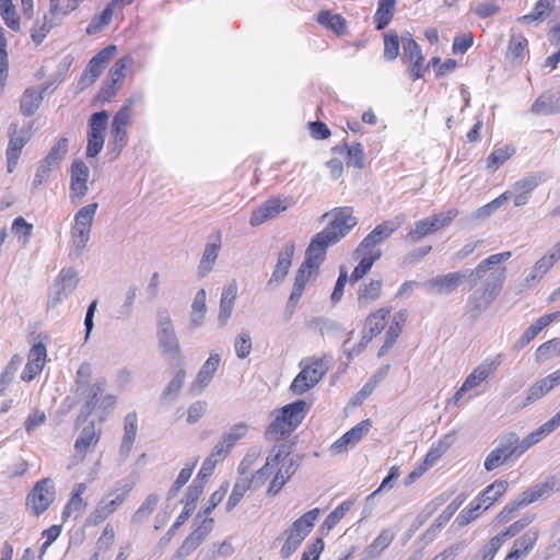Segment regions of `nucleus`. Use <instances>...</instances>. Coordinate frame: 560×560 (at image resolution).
Returning a JSON list of instances; mask_svg holds the SVG:
<instances>
[{
    "label": "nucleus",
    "mask_w": 560,
    "mask_h": 560,
    "mask_svg": "<svg viewBox=\"0 0 560 560\" xmlns=\"http://www.w3.org/2000/svg\"><path fill=\"white\" fill-rule=\"evenodd\" d=\"M330 215L332 220L328 225L311 240L305 250V259L295 275L294 285L305 289L312 273L317 271L324 262L327 248L345 237L358 223L350 207L336 208L323 214L322 219L325 220Z\"/></svg>",
    "instance_id": "nucleus-1"
},
{
    "label": "nucleus",
    "mask_w": 560,
    "mask_h": 560,
    "mask_svg": "<svg viewBox=\"0 0 560 560\" xmlns=\"http://www.w3.org/2000/svg\"><path fill=\"white\" fill-rule=\"evenodd\" d=\"M511 256V252L490 255L488 258L478 264L474 269H463L459 271L436 276L427 280L423 285L428 290H432L435 294L439 295H451L465 280L469 282V289H471L476 287L481 279H483L485 275L491 269L492 266L499 265L510 259Z\"/></svg>",
    "instance_id": "nucleus-2"
},
{
    "label": "nucleus",
    "mask_w": 560,
    "mask_h": 560,
    "mask_svg": "<svg viewBox=\"0 0 560 560\" xmlns=\"http://www.w3.org/2000/svg\"><path fill=\"white\" fill-rule=\"evenodd\" d=\"M505 267L498 268L489 275H485L480 285H476L467 299V312L472 317H478L487 311L500 294L505 281Z\"/></svg>",
    "instance_id": "nucleus-3"
},
{
    "label": "nucleus",
    "mask_w": 560,
    "mask_h": 560,
    "mask_svg": "<svg viewBox=\"0 0 560 560\" xmlns=\"http://www.w3.org/2000/svg\"><path fill=\"white\" fill-rule=\"evenodd\" d=\"M307 404L300 399L278 410L275 419L266 430V436L279 440L291 434L305 418Z\"/></svg>",
    "instance_id": "nucleus-4"
},
{
    "label": "nucleus",
    "mask_w": 560,
    "mask_h": 560,
    "mask_svg": "<svg viewBox=\"0 0 560 560\" xmlns=\"http://www.w3.org/2000/svg\"><path fill=\"white\" fill-rule=\"evenodd\" d=\"M319 514L318 509H313L296 521L292 523L290 528L284 532L285 542L280 550V556L283 559H288L300 547L301 542L305 539V537L311 533L312 528L315 525L317 516Z\"/></svg>",
    "instance_id": "nucleus-5"
},
{
    "label": "nucleus",
    "mask_w": 560,
    "mask_h": 560,
    "mask_svg": "<svg viewBox=\"0 0 560 560\" xmlns=\"http://www.w3.org/2000/svg\"><path fill=\"white\" fill-rule=\"evenodd\" d=\"M299 365L302 370L290 385L291 392L295 395H302L313 388L329 369L324 359H303Z\"/></svg>",
    "instance_id": "nucleus-6"
},
{
    "label": "nucleus",
    "mask_w": 560,
    "mask_h": 560,
    "mask_svg": "<svg viewBox=\"0 0 560 560\" xmlns=\"http://www.w3.org/2000/svg\"><path fill=\"white\" fill-rule=\"evenodd\" d=\"M521 455L518 435L515 432L504 433L498 438L497 446L486 457L483 463L485 469L492 471L512 457L517 458Z\"/></svg>",
    "instance_id": "nucleus-7"
},
{
    "label": "nucleus",
    "mask_w": 560,
    "mask_h": 560,
    "mask_svg": "<svg viewBox=\"0 0 560 560\" xmlns=\"http://www.w3.org/2000/svg\"><path fill=\"white\" fill-rule=\"evenodd\" d=\"M79 283L78 272L72 267L62 268L56 277L47 306L54 308L68 299Z\"/></svg>",
    "instance_id": "nucleus-8"
},
{
    "label": "nucleus",
    "mask_w": 560,
    "mask_h": 560,
    "mask_svg": "<svg viewBox=\"0 0 560 560\" xmlns=\"http://www.w3.org/2000/svg\"><path fill=\"white\" fill-rule=\"evenodd\" d=\"M56 497L55 485L51 479L45 478L35 483L27 494L26 505L35 515L44 513Z\"/></svg>",
    "instance_id": "nucleus-9"
},
{
    "label": "nucleus",
    "mask_w": 560,
    "mask_h": 560,
    "mask_svg": "<svg viewBox=\"0 0 560 560\" xmlns=\"http://www.w3.org/2000/svg\"><path fill=\"white\" fill-rule=\"evenodd\" d=\"M116 46L109 45L97 52L88 63L83 73L81 74L78 89L83 91L92 85L96 79L102 74L108 61L115 56Z\"/></svg>",
    "instance_id": "nucleus-10"
},
{
    "label": "nucleus",
    "mask_w": 560,
    "mask_h": 560,
    "mask_svg": "<svg viewBox=\"0 0 560 560\" xmlns=\"http://www.w3.org/2000/svg\"><path fill=\"white\" fill-rule=\"evenodd\" d=\"M108 120L106 110L94 113L89 119L86 156L95 158L104 147V132Z\"/></svg>",
    "instance_id": "nucleus-11"
},
{
    "label": "nucleus",
    "mask_w": 560,
    "mask_h": 560,
    "mask_svg": "<svg viewBox=\"0 0 560 560\" xmlns=\"http://www.w3.org/2000/svg\"><path fill=\"white\" fill-rule=\"evenodd\" d=\"M545 180L546 177L542 173H532L515 182L509 190L510 197H514V206H525L530 194Z\"/></svg>",
    "instance_id": "nucleus-12"
},
{
    "label": "nucleus",
    "mask_w": 560,
    "mask_h": 560,
    "mask_svg": "<svg viewBox=\"0 0 560 560\" xmlns=\"http://www.w3.org/2000/svg\"><path fill=\"white\" fill-rule=\"evenodd\" d=\"M371 428L372 421L370 419L362 420L331 444L330 453L339 455L348 452L350 447L357 445L369 433Z\"/></svg>",
    "instance_id": "nucleus-13"
},
{
    "label": "nucleus",
    "mask_w": 560,
    "mask_h": 560,
    "mask_svg": "<svg viewBox=\"0 0 560 560\" xmlns=\"http://www.w3.org/2000/svg\"><path fill=\"white\" fill-rule=\"evenodd\" d=\"M402 219L397 217L376 225L361 242L359 250H372L376 245L385 242L396 230L400 228Z\"/></svg>",
    "instance_id": "nucleus-14"
},
{
    "label": "nucleus",
    "mask_w": 560,
    "mask_h": 560,
    "mask_svg": "<svg viewBox=\"0 0 560 560\" xmlns=\"http://www.w3.org/2000/svg\"><path fill=\"white\" fill-rule=\"evenodd\" d=\"M90 170L81 160H75L70 168V198L82 199L89 191Z\"/></svg>",
    "instance_id": "nucleus-15"
},
{
    "label": "nucleus",
    "mask_w": 560,
    "mask_h": 560,
    "mask_svg": "<svg viewBox=\"0 0 560 560\" xmlns=\"http://www.w3.org/2000/svg\"><path fill=\"white\" fill-rule=\"evenodd\" d=\"M219 354H210L200 368L195 381L190 384L189 392L199 395L210 384L220 364Z\"/></svg>",
    "instance_id": "nucleus-16"
},
{
    "label": "nucleus",
    "mask_w": 560,
    "mask_h": 560,
    "mask_svg": "<svg viewBox=\"0 0 560 560\" xmlns=\"http://www.w3.org/2000/svg\"><path fill=\"white\" fill-rule=\"evenodd\" d=\"M46 357V347L42 342L35 343L28 352V360L22 372L21 378L24 382H31L34 380V377L43 371Z\"/></svg>",
    "instance_id": "nucleus-17"
},
{
    "label": "nucleus",
    "mask_w": 560,
    "mask_h": 560,
    "mask_svg": "<svg viewBox=\"0 0 560 560\" xmlns=\"http://www.w3.org/2000/svg\"><path fill=\"white\" fill-rule=\"evenodd\" d=\"M287 205L279 198H269L261 206L252 212L249 223L252 226H259L266 221L273 219L287 210Z\"/></svg>",
    "instance_id": "nucleus-18"
},
{
    "label": "nucleus",
    "mask_w": 560,
    "mask_h": 560,
    "mask_svg": "<svg viewBox=\"0 0 560 560\" xmlns=\"http://www.w3.org/2000/svg\"><path fill=\"white\" fill-rule=\"evenodd\" d=\"M294 243H287L278 255L277 265L272 271L271 278L268 281L269 287H278L288 275V271L292 264V258L294 255Z\"/></svg>",
    "instance_id": "nucleus-19"
},
{
    "label": "nucleus",
    "mask_w": 560,
    "mask_h": 560,
    "mask_svg": "<svg viewBox=\"0 0 560 560\" xmlns=\"http://www.w3.org/2000/svg\"><path fill=\"white\" fill-rule=\"evenodd\" d=\"M502 355L498 354L494 358L485 360L478 368H476L465 380L464 389H472L480 383L486 381L501 364Z\"/></svg>",
    "instance_id": "nucleus-20"
},
{
    "label": "nucleus",
    "mask_w": 560,
    "mask_h": 560,
    "mask_svg": "<svg viewBox=\"0 0 560 560\" xmlns=\"http://www.w3.org/2000/svg\"><path fill=\"white\" fill-rule=\"evenodd\" d=\"M105 385V380L100 378L88 386L84 404L82 405L80 415L78 416V423L85 422L96 406L100 405V396L104 393Z\"/></svg>",
    "instance_id": "nucleus-21"
},
{
    "label": "nucleus",
    "mask_w": 560,
    "mask_h": 560,
    "mask_svg": "<svg viewBox=\"0 0 560 560\" xmlns=\"http://www.w3.org/2000/svg\"><path fill=\"white\" fill-rule=\"evenodd\" d=\"M68 152V139L59 138L48 154L39 162L38 168L42 173H49L59 168V165Z\"/></svg>",
    "instance_id": "nucleus-22"
},
{
    "label": "nucleus",
    "mask_w": 560,
    "mask_h": 560,
    "mask_svg": "<svg viewBox=\"0 0 560 560\" xmlns=\"http://www.w3.org/2000/svg\"><path fill=\"white\" fill-rule=\"evenodd\" d=\"M395 533L389 529H383L378 536L362 551L360 560H377L385 549L393 542Z\"/></svg>",
    "instance_id": "nucleus-23"
},
{
    "label": "nucleus",
    "mask_w": 560,
    "mask_h": 560,
    "mask_svg": "<svg viewBox=\"0 0 560 560\" xmlns=\"http://www.w3.org/2000/svg\"><path fill=\"white\" fill-rule=\"evenodd\" d=\"M132 488V482L119 480L116 482L115 487L105 497L101 499L100 502L110 513H114L115 510L126 500Z\"/></svg>",
    "instance_id": "nucleus-24"
},
{
    "label": "nucleus",
    "mask_w": 560,
    "mask_h": 560,
    "mask_svg": "<svg viewBox=\"0 0 560 560\" xmlns=\"http://www.w3.org/2000/svg\"><path fill=\"white\" fill-rule=\"evenodd\" d=\"M137 430H138V417L136 412H129L125 417V424H124V436L121 441V445L119 448V455L122 460H126L129 456L133 442L137 436Z\"/></svg>",
    "instance_id": "nucleus-25"
},
{
    "label": "nucleus",
    "mask_w": 560,
    "mask_h": 560,
    "mask_svg": "<svg viewBox=\"0 0 560 560\" xmlns=\"http://www.w3.org/2000/svg\"><path fill=\"white\" fill-rule=\"evenodd\" d=\"M392 312L390 307H383L369 315L365 320V328L363 330V339L371 341L376 337L385 327L386 318Z\"/></svg>",
    "instance_id": "nucleus-26"
},
{
    "label": "nucleus",
    "mask_w": 560,
    "mask_h": 560,
    "mask_svg": "<svg viewBox=\"0 0 560 560\" xmlns=\"http://www.w3.org/2000/svg\"><path fill=\"white\" fill-rule=\"evenodd\" d=\"M530 112L544 116L560 113V92L540 95L532 105Z\"/></svg>",
    "instance_id": "nucleus-27"
},
{
    "label": "nucleus",
    "mask_w": 560,
    "mask_h": 560,
    "mask_svg": "<svg viewBox=\"0 0 560 560\" xmlns=\"http://www.w3.org/2000/svg\"><path fill=\"white\" fill-rule=\"evenodd\" d=\"M407 320V311H398L394 317L390 326L388 327L383 346L378 351V357L384 355L394 346L396 339L399 337L402 326Z\"/></svg>",
    "instance_id": "nucleus-28"
},
{
    "label": "nucleus",
    "mask_w": 560,
    "mask_h": 560,
    "mask_svg": "<svg viewBox=\"0 0 560 560\" xmlns=\"http://www.w3.org/2000/svg\"><path fill=\"white\" fill-rule=\"evenodd\" d=\"M13 128L14 130L10 132V140L5 152L9 173H12L15 168L22 149L28 141V138L24 135H16V126H13Z\"/></svg>",
    "instance_id": "nucleus-29"
},
{
    "label": "nucleus",
    "mask_w": 560,
    "mask_h": 560,
    "mask_svg": "<svg viewBox=\"0 0 560 560\" xmlns=\"http://www.w3.org/2000/svg\"><path fill=\"white\" fill-rule=\"evenodd\" d=\"M556 481L550 478L544 482L537 483L529 489L523 491L521 495V503L526 505L534 503L540 499H546L551 495L555 490Z\"/></svg>",
    "instance_id": "nucleus-30"
},
{
    "label": "nucleus",
    "mask_w": 560,
    "mask_h": 560,
    "mask_svg": "<svg viewBox=\"0 0 560 560\" xmlns=\"http://www.w3.org/2000/svg\"><path fill=\"white\" fill-rule=\"evenodd\" d=\"M508 487L506 480H495L481 492L475 502L481 503V510L485 511L506 492Z\"/></svg>",
    "instance_id": "nucleus-31"
},
{
    "label": "nucleus",
    "mask_w": 560,
    "mask_h": 560,
    "mask_svg": "<svg viewBox=\"0 0 560 560\" xmlns=\"http://www.w3.org/2000/svg\"><path fill=\"white\" fill-rule=\"evenodd\" d=\"M237 288L236 284L232 283L225 287L221 294L220 310L218 315V322L221 326H224L233 311L234 301L236 299Z\"/></svg>",
    "instance_id": "nucleus-32"
},
{
    "label": "nucleus",
    "mask_w": 560,
    "mask_h": 560,
    "mask_svg": "<svg viewBox=\"0 0 560 560\" xmlns=\"http://www.w3.org/2000/svg\"><path fill=\"white\" fill-rule=\"evenodd\" d=\"M207 293L205 289L197 291L192 304L189 326L195 329L203 325L207 313Z\"/></svg>",
    "instance_id": "nucleus-33"
},
{
    "label": "nucleus",
    "mask_w": 560,
    "mask_h": 560,
    "mask_svg": "<svg viewBox=\"0 0 560 560\" xmlns=\"http://www.w3.org/2000/svg\"><path fill=\"white\" fill-rule=\"evenodd\" d=\"M402 40V60L405 62H415L416 67H422L423 55L418 43L411 37L409 32L401 36Z\"/></svg>",
    "instance_id": "nucleus-34"
},
{
    "label": "nucleus",
    "mask_w": 560,
    "mask_h": 560,
    "mask_svg": "<svg viewBox=\"0 0 560 560\" xmlns=\"http://www.w3.org/2000/svg\"><path fill=\"white\" fill-rule=\"evenodd\" d=\"M221 248V236L218 233L215 236V241L212 243H208L203 250L201 260L199 262V275L201 277L206 276L208 272L212 270V267L218 258L219 250Z\"/></svg>",
    "instance_id": "nucleus-35"
},
{
    "label": "nucleus",
    "mask_w": 560,
    "mask_h": 560,
    "mask_svg": "<svg viewBox=\"0 0 560 560\" xmlns=\"http://www.w3.org/2000/svg\"><path fill=\"white\" fill-rule=\"evenodd\" d=\"M159 348L164 355L180 357V346L175 330L156 332Z\"/></svg>",
    "instance_id": "nucleus-36"
},
{
    "label": "nucleus",
    "mask_w": 560,
    "mask_h": 560,
    "mask_svg": "<svg viewBox=\"0 0 560 560\" xmlns=\"http://www.w3.org/2000/svg\"><path fill=\"white\" fill-rule=\"evenodd\" d=\"M43 91L35 89H26L24 91L20 102V110L24 116L30 117L39 108L44 98Z\"/></svg>",
    "instance_id": "nucleus-37"
},
{
    "label": "nucleus",
    "mask_w": 560,
    "mask_h": 560,
    "mask_svg": "<svg viewBox=\"0 0 560 560\" xmlns=\"http://www.w3.org/2000/svg\"><path fill=\"white\" fill-rule=\"evenodd\" d=\"M101 432L96 430L93 421L83 427L79 438L75 440L74 447L79 453H85L89 447L96 445Z\"/></svg>",
    "instance_id": "nucleus-38"
},
{
    "label": "nucleus",
    "mask_w": 560,
    "mask_h": 560,
    "mask_svg": "<svg viewBox=\"0 0 560 560\" xmlns=\"http://www.w3.org/2000/svg\"><path fill=\"white\" fill-rule=\"evenodd\" d=\"M332 150L340 154L346 153L348 166L357 168H362L364 166V151L361 143L354 142L351 145L345 144L342 147H335Z\"/></svg>",
    "instance_id": "nucleus-39"
},
{
    "label": "nucleus",
    "mask_w": 560,
    "mask_h": 560,
    "mask_svg": "<svg viewBox=\"0 0 560 560\" xmlns=\"http://www.w3.org/2000/svg\"><path fill=\"white\" fill-rule=\"evenodd\" d=\"M396 0H378V7L374 14L375 27L384 30L390 22L395 12Z\"/></svg>",
    "instance_id": "nucleus-40"
},
{
    "label": "nucleus",
    "mask_w": 560,
    "mask_h": 560,
    "mask_svg": "<svg viewBox=\"0 0 560 560\" xmlns=\"http://www.w3.org/2000/svg\"><path fill=\"white\" fill-rule=\"evenodd\" d=\"M317 22L338 35H342L346 32L347 22L340 14H335L330 11H320L317 14Z\"/></svg>",
    "instance_id": "nucleus-41"
},
{
    "label": "nucleus",
    "mask_w": 560,
    "mask_h": 560,
    "mask_svg": "<svg viewBox=\"0 0 560 560\" xmlns=\"http://www.w3.org/2000/svg\"><path fill=\"white\" fill-rule=\"evenodd\" d=\"M353 505V501L346 500L341 504H339L335 510H332L324 523L320 525V533L322 534H328L346 515L348 511H350L351 506Z\"/></svg>",
    "instance_id": "nucleus-42"
},
{
    "label": "nucleus",
    "mask_w": 560,
    "mask_h": 560,
    "mask_svg": "<svg viewBox=\"0 0 560 560\" xmlns=\"http://www.w3.org/2000/svg\"><path fill=\"white\" fill-rule=\"evenodd\" d=\"M381 250H370L364 253L362 259L351 273L350 281L357 282L363 278L372 268L373 264L381 257Z\"/></svg>",
    "instance_id": "nucleus-43"
},
{
    "label": "nucleus",
    "mask_w": 560,
    "mask_h": 560,
    "mask_svg": "<svg viewBox=\"0 0 560 560\" xmlns=\"http://www.w3.org/2000/svg\"><path fill=\"white\" fill-rule=\"evenodd\" d=\"M555 430L556 429L552 427V424L549 421H547L542 425H540L538 429H536L535 431L529 433L522 441L518 440V446L521 448L522 454H524L530 446L540 442L544 438L549 435Z\"/></svg>",
    "instance_id": "nucleus-44"
},
{
    "label": "nucleus",
    "mask_w": 560,
    "mask_h": 560,
    "mask_svg": "<svg viewBox=\"0 0 560 560\" xmlns=\"http://www.w3.org/2000/svg\"><path fill=\"white\" fill-rule=\"evenodd\" d=\"M510 199V191H504L491 202L480 207L471 214L472 220H485L498 211Z\"/></svg>",
    "instance_id": "nucleus-45"
},
{
    "label": "nucleus",
    "mask_w": 560,
    "mask_h": 560,
    "mask_svg": "<svg viewBox=\"0 0 560 560\" xmlns=\"http://www.w3.org/2000/svg\"><path fill=\"white\" fill-rule=\"evenodd\" d=\"M382 290L381 280H372L370 283L360 287L358 292V303L365 307L370 302L380 298Z\"/></svg>",
    "instance_id": "nucleus-46"
},
{
    "label": "nucleus",
    "mask_w": 560,
    "mask_h": 560,
    "mask_svg": "<svg viewBox=\"0 0 560 560\" xmlns=\"http://www.w3.org/2000/svg\"><path fill=\"white\" fill-rule=\"evenodd\" d=\"M160 501V497L155 493L149 494L142 504L138 508V510L133 513L131 517V522L133 524H141L144 520H147L152 512L155 510L158 503Z\"/></svg>",
    "instance_id": "nucleus-47"
},
{
    "label": "nucleus",
    "mask_w": 560,
    "mask_h": 560,
    "mask_svg": "<svg viewBox=\"0 0 560 560\" xmlns=\"http://www.w3.org/2000/svg\"><path fill=\"white\" fill-rule=\"evenodd\" d=\"M23 362L20 354H14L0 375V395L7 389L15 377L18 370Z\"/></svg>",
    "instance_id": "nucleus-48"
},
{
    "label": "nucleus",
    "mask_w": 560,
    "mask_h": 560,
    "mask_svg": "<svg viewBox=\"0 0 560 560\" xmlns=\"http://www.w3.org/2000/svg\"><path fill=\"white\" fill-rule=\"evenodd\" d=\"M556 0H538L532 13L523 15L520 20L523 22L544 21L555 8Z\"/></svg>",
    "instance_id": "nucleus-49"
},
{
    "label": "nucleus",
    "mask_w": 560,
    "mask_h": 560,
    "mask_svg": "<svg viewBox=\"0 0 560 560\" xmlns=\"http://www.w3.org/2000/svg\"><path fill=\"white\" fill-rule=\"evenodd\" d=\"M0 15L9 28L15 32L20 30V18L12 0H0Z\"/></svg>",
    "instance_id": "nucleus-50"
},
{
    "label": "nucleus",
    "mask_w": 560,
    "mask_h": 560,
    "mask_svg": "<svg viewBox=\"0 0 560 560\" xmlns=\"http://www.w3.org/2000/svg\"><path fill=\"white\" fill-rule=\"evenodd\" d=\"M552 388L549 383L544 378L534 383L525 393V400L522 404V407L534 404L535 401L542 398L546 394H548Z\"/></svg>",
    "instance_id": "nucleus-51"
},
{
    "label": "nucleus",
    "mask_w": 560,
    "mask_h": 560,
    "mask_svg": "<svg viewBox=\"0 0 560 560\" xmlns=\"http://www.w3.org/2000/svg\"><path fill=\"white\" fill-rule=\"evenodd\" d=\"M515 153L514 147L504 145L493 150L487 159V167L497 171Z\"/></svg>",
    "instance_id": "nucleus-52"
},
{
    "label": "nucleus",
    "mask_w": 560,
    "mask_h": 560,
    "mask_svg": "<svg viewBox=\"0 0 560 560\" xmlns=\"http://www.w3.org/2000/svg\"><path fill=\"white\" fill-rule=\"evenodd\" d=\"M114 7H119V4H112L110 2L98 15H95L88 25L86 33L93 35L106 26L112 20Z\"/></svg>",
    "instance_id": "nucleus-53"
},
{
    "label": "nucleus",
    "mask_w": 560,
    "mask_h": 560,
    "mask_svg": "<svg viewBox=\"0 0 560 560\" xmlns=\"http://www.w3.org/2000/svg\"><path fill=\"white\" fill-rule=\"evenodd\" d=\"M185 378H186V372L184 369H179L176 374L174 375V377L171 380V382L168 383V385L165 387V389L163 390L162 395H161V399L162 400H174L184 383H185Z\"/></svg>",
    "instance_id": "nucleus-54"
},
{
    "label": "nucleus",
    "mask_w": 560,
    "mask_h": 560,
    "mask_svg": "<svg viewBox=\"0 0 560 560\" xmlns=\"http://www.w3.org/2000/svg\"><path fill=\"white\" fill-rule=\"evenodd\" d=\"M250 486V481L247 477L238 478L235 482L232 493L230 494L228 502H226V511H232L238 502L242 500L246 491L248 490Z\"/></svg>",
    "instance_id": "nucleus-55"
},
{
    "label": "nucleus",
    "mask_w": 560,
    "mask_h": 560,
    "mask_svg": "<svg viewBox=\"0 0 560 560\" xmlns=\"http://www.w3.org/2000/svg\"><path fill=\"white\" fill-rule=\"evenodd\" d=\"M464 501L465 495L458 494L436 517V520L434 521V526L438 528H442L443 526H445L453 517V515L456 513V511L459 509V506L464 503Z\"/></svg>",
    "instance_id": "nucleus-56"
},
{
    "label": "nucleus",
    "mask_w": 560,
    "mask_h": 560,
    "mask_svg": "<svg viewBox=\"0 0 560 560\" xmlns=\"http://www.w3.org/2000/svg\"><path fill=\"white\" fill-rule=\"evenodd\" d=\"M229 489V482H223L218 490H215L209 499L208 505L200 511L196 517L195 522L197 523L203 515H209L214 508H217L221 501L223 500L224 495L226 494V491Z\"/></svg>",
    "instance_id": "nucleus-57"
},
{
    "label": "nucleus",
    "mask_w": 560,
    "mask_h": 560,
    "mask_svg": "<svg viewBox=\"0 0 560 560\" xmlns=\"http://www.w3.org/2000/svg\"><path fill=\"white\" fill-rule=\"evenodd\" d=\"M539 537V530L536 527L529 528L525 532L521 537H518L514 545L517 548H521L523 552L527 555L533 550Z\"/></svg>",
    "instance_id": "nucleus-58"
},
{
    "label": "nucleus",
    "mask_w": 560,
    "mask_h": 560,
    "mask_svg": "<svg viewBox=\"0 0 560 560\" xmlns=\"http://www.w3.org/2000/svg\"><path fill=\"white\" fill-rule=\"evenodd\" d=\"M433 232H434L433 224L431 223L429 218H425L423 220L417 221L406 237L412 242H418L422 237H424Z\"/></svg>",
    "instance_id": "nucleus-59"
},
{
    "label": "nucleus",
    "mask_w": 560,
    "mask_h": 560,
    "mask_svg": "<svg viewBox=\"0 0 560 560\" xmlns=\"http://www.w3.org/2000/svg\"><path fill=\"white\" fill-rule=\"evenodd\" d=\"M197 460L191 466H186L182 468L175 482L168 490L167 500L174 499L177 495L178 491L188 482L192 475Z\"/></svg>",
    "instance_id": "nucleus-60"
},
{
    "label": "nucleus",
    "mask_w": 560,
    "mask_h": 560,
    "mask_svg": "<svg viewBox=\"0 0 560 560\" xmlns=\"http://www.w3.org/2000/svg\"><path fill=\"white\" fill-rule=\"evenodd\" d=\"M535 520L534 514L524 515L522 518L517 520L513 524H511L508 528L502 530L499 535L502 539L506 540L508 538L516 536L521 533L525 527H527Z\"/></svg>",
    "instance_id": "nucleus-61"
},
{
    "label": "nucleus",
    "mask_w": 560,
    "mask_h": 560,
    "mask_svg": "<svg viewBox=\"0 0 560 560\" xmlns=\"http://www.w3.org/2000/svg\"><path fill=\"white\" fill-rule=\"evenodd\" d=\"M399 54V37L394 32H388L384 35V58L386 60H394Z\"/></svg>",
    "instance_id": "nucleus-62"
},
{
    "label": "nucleus",
    "mask_w": 560,
    "mask_h": 560,
    "mask_svg": "<svg viewBox=\"0 0 560 560\" xmlns=\"http://www.w3.org/2000/svg\"><path fill=\"white\" fill-rule=\"evenodd\" d=\"M127 139V129L126 128H117L110 127V150L115 153L116 156L120 154L124 147L126 145Z\"/></svg>",
    "instance_id": "nucleus-63"
},
{
    "label": "nucleus",
    "mask_w": 560,
    "mask_h": 560,
    "mask_svg": "<svg viewBox=\"0 0 560 560\" xmlns=\"http://www.w3.org/2000/svg\"><path fill=\"white\" fill-rule=\"evenodd\" d=\"M233 551L234 549L231 542H215L205 552V558L207 560H215L218 557L228 558L233 553Z\"/></svg>",
    "instance_id": "nucleus-64"
}]
</instances>
